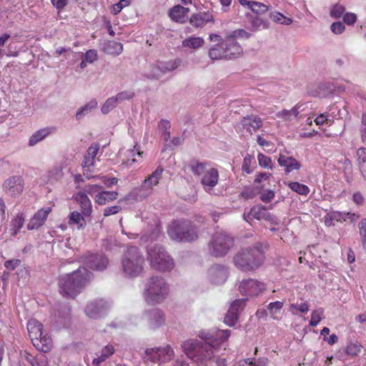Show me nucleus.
I'll use <instances>...</instances> for the list:
<instances>
[{"mask_svg": "<svg viewBox=\"0 0 366 366\" xmlns=\"http://www.w3.org/2000/svg\"><path fill=\"white\" fill-rule=\"evenodd\" d=\"M5 192L12 196L16 197L20 195L24 189V182L20 176H13L8 178L3 184Z\"/></svg>", "mask_w": 366, "mask_h": 366, "instance_id": "obj_12", "label": "nucleus"}, {"mask_svg": "<svg viewBox=\"0 0 366 366\" xmlns=\"http://www.w3.org/2000/svg\"><path fill=\"white\" fill-rule=\"evenodd\" d=\"M144 257L139 248L129 247L125 251L122 259L124 274L129 277L139 275L143 271Z\"/></svg>", "mask_w": 366, "mask_h": 366, "instance_id": "obj_5", "label": "nucleus"}, {"mask_svg": "<svg viewBox=\"0 0 366 366\" xmlns=\"http://www.w3.org/2000/svg\"><path fill=\"white\" fill-rule=\"evenodd\" d=\"M117 104L118 102H117L114 97L109 98L102 107V112L103 114L109 113L112 109H113L117 106Z\"/></svg>", "mask_w": 366, "mask_h": 366, "instance_id": "obj_54", "label": "nucleus"}, {"mask_svg": "<svg viewBox=\"0 0 366 366\" xmlns=\"http://www.w3.org/2000/svg\"><path fill=\"white\" fill-rule=\"evenodd\" d=\"M109 305L102 299L89 302L85 307L86 315L91 319H98L106 314Z\"/></svg>", "mask_w": 366, "mask_h": 366, "instance_id": "obj_10", "label": "nucleus"}, {"mask_svg": "<svg viewBox=\"0 0 366 366\" xmlns=\"http://www.w3.org/2000/svg\"><path fill=\"white\" fill-rule=\"evenodd\" d=\"M342 17L344 22L348 25L354 24L357 20V16L354 13H346Z\"/></svg>", "mask_w": 366, "mask_h": 366, "instance_id": "obj_63", "label": "nucleus"}, {"mask_svg": "<svg viewBox=\"0 0 366 366\" xmlns=\"http://www.w3.org/2000/svg\"><path fill=\"white\" fill-rule=\"evenodd\" d=\"M213 21L212 16L207 13H198L192 15L189 23L194 27H203L207 22Z\"/></svg>", "mask_w": 366, "mask_h": 366, "instance_id": "obj_28", "label": "nucleus"}, {"mask_svg": "<svg viewBox=\"0 0 366 366\" xmlns=\"http://www.w3.org/2000/svg\"><path fill=\"white\" fill-rule=\"evenodd\" d=\"M345 11V8L342 5L336 4L332 6L330 11V16L335 19H340L342 16Z\"/></svg>", "mask_w": 366, "mask_h": 366, "instance_id": "obj_55", "label": "nucleus"}, {"mask_svg": "<svg viewBox=\"0 0 366 366\" xmlns=\"http://www.w3.org/2000/svg\"><path fill=\"white\" fill-rule=\"evenodd\" d=\"M181 61L179 59H174L167 62H162L159 64L161 67H162L164 73H167L168 71H172L180 65Z\"/></svg>", "mask_w": 366, "mask_h": 366, "instance_id": "obj_50", "label": "nucleus"}, {"mask_svg": "<svg viewBox=\"0 0 366 366\" xmlns=\"http://www.w3.org/2000/svg\"><path fill=\"white\" fill-rule=\"evenodd\" d=\"M251 23L254 29H259L261 28H262V29L267 28V22L258 17H255V18L252 19Z\"/></svg>", "mask_w": 366, "mask_h": 366, "instance_id": "obj_59", "label": "nucleus"}, {"mask_svg": "<svg viewBox=\"0 0 366 366\" xmlns=\"http://www.w3.org/2000/svg\"><path fill=\"white\" fill-rule=\"evenodd\" d=\"M92 274L84 267L61 277L59 280L60 292L69 297H74L90 282Z\"/></svg>", "mask_w": 366, "mask_h": 366, "instance_id": "obj_1", "label": "nucleus"}, {"mask_svg": "<svg viewBox=\"0 0 366 366\" xmlns=\"http://www.w3.org/2000/svg\"><path fill=\"white\" fill-rule=\"evenodd\" d=\"M122 210V207L120 205H114L112 207H109L104 209V215L105 217H108L112 214H117L119 212Z\"/></svg>", "mask_w": 366, "mask_h": 366, "instance_id": "obj_62", "label": "nucleus"}, {"mask_svg": "<svg viewBox=\"0 0 366 366\" xmlns=\"http://www.w3.org/2000/svg\"><path fill=\"white\" fill-rule=\"evenodd\" d=\"M219 179V174L216 169L210 168L202 176L201 183L207 192L217 185Z\"/></svg>", "mask_w": 366, "mask_h": 366, "instance_id": "obj_19", "label": "nucleus"}, {"mask_svg": "<svg viewBox=\"0 0 366 366\" xmlns=\"http://www.w3.org/2000/svg\"><path fill=\"white\" fill-rule=\"evenodd\" d=\"M233 246V239L222 232L215 233L208 244L209 253L215 257H224Z\"/></svg>", "mask_w": 366, "mask_h": 366, "instance_id": "obj_8", "label": "nucleus"}, {"mask_svg": "<svg viewBox=\"0 0 366 366\" xmlns=\"http://www.w3.org/2000/svg\"><path fill=\"white\" fill-rule=\"evenodd\" d=\"M144 315L151 328H157L164 323V315L158 309H152L144 312Z\"/></svg>", "mask_w": 366, "mask_h": 366, "instance_id": "obj_18", "label": "nucleus"}, {"mask_svg": "<svg viewBox=\"0 0 366 366\" xmlns=\"http://www.w3.org/2000/svg\"><path fill=\"white\" fill-rule=\"evenodd\" d=\"M360 236L363 248L366 249V219H362L358 223Z\"/></svg>", "mask_w": 366, "mask_h": 366, "instance_id": "obj_53", "label": "nucleus"}, {"mask_svg": "<svg viewBox=\"0 0 366 366\" xmlns=\"http://www.w3.org/2000/svg\"><path fill=\"white\" fill-rule=\"evenodd\" d=\"M360 134L362 142L366 144V114L362 115Z\"/></svg>", "mask_w": 366, "mask_h": 366, "instance_id": "obj_60", "label": "nucleus"}, {"mask_svg": "<svg viewBox=\"0 0 366 366\" xmlns=\"http://www.w3.org/2000/svg\"><path fill=\"white\" fill-rule=\"evenodd\" d=\"M209 56L213 60L226 59L225 51L223 48L222 42L209 49Z\"/></svg>", "mask_w": 366, "mask_h": 366, "instance_id": "obj_36", "label": "nucleus"}, {"mask_svg": "<svg viewBox=\"0 0 366 366\" xmlns=\"http://www.w3.org/2000/svg\"><path fill=\"white\" fill-rule=\"evenodd\" d=\"M284 302L281 301H277L270 302L267 308L269 311V313L272 319H277V313L279 312L283 307Z\"/></svg>", "mask_w": 366, "mask_h": 366, "instance_id": "obj_44", "label": "nucleus"}, {"mask_svg": "<svg viewBox=\"0 0 366 366\" xmlns=\"http://www.w3.org/2000/svg\"><path fill=\"white\" fill-rule=\"evenodd\" d=\"M289 187L292 191L298 193L299 194L306 195L310 192V189L307 186L297 182H290L289 184Z\"/></svg>", "mask_w": 366, "mask_h": 366, "instance_id": "obj_47", "label": "nucleus"}, {"mask_svg": "<svg viewBox=\"0 0 366 366\" xmlns=\"http://www.w3.org/2000/svg\"><path fill=\"white\" fill-rule=\"evenodd\" d=\"M117 192L102 191L98 192L95 197V202L99 205H104L108 202L117 199Z\"/></svg>", "mask_w": 366, "mask_h": 366, "instance_id": "obj_29", "label": "nucleus"}, {"mask_svg": "<svg viewBox=\"0 0 366 366\" xmlns=\"http://www.w3.org/2000/svg\"><path fill=\"white\" fill-rule=\"evenodd\" d=\"M51 132L49 128H44L36 132L29 139V144L30 146H34L37 144L39 142L42 140L46 136H48Z\"/></svg>", "mask_w": 366, "mask_h": 366, "instance_id": "obj_37", "label": "nucleus"}, {"mask_svg": "<svg viewBox=\"0 0 366 366\" xmlns=\"http://www.w3.org/2000/svg\"><path fill=\"white\" fill-rule=\"evenodd\" d=\"M24 223V218L21 214H18L14 219L12 221V233L11 234L13 236L16 235V234L19 232L20 229L22 228Z\"/></svg>", "mask_w": 366, "mask_h": 366, "instance_id": "obj_48", "label": "nucleus"}, {"mask_svg": "<svg viewBox=\"0 0 366 366\" xmlns=\"http://www.w3.org/2000/svg\"><path fill=\"white\" fill-rule=\"evenodd\" d=\"M299 114V107H294L290 110L284 109L281 112H279L276 114V117L283 119L284 121H290L292 119V117H297Z\"/></svg>", "mask_w": 366, "mask_h": 366, "instance_id": "obj_38", "label": "nucleus"}, {"mask_svg": "<svg viewBox=\"0 0 366 366\" xmlns=\"http://www.w3.org/2000/svg\"><path fill=\"white\" fill-rule=\"evenodd\" d=\"M357 163L359 168L366 167V150L361 147L357 150Z\"/></svg>", "mask_w": 366, "mask_h": 366, "instance_id": "obj_57", "label": "nucleus"}, {"mask_svg": "<svg viewBox=\"0 0 366 366\" xmlns=\"http://www.w3.org/2000/svg\"><path fill=\"white\" fill-rule=\"evenodd\" d=\"M362 348V346L357 342H350L346 345L345 352L347 355L354 357L361 352Z\"/></svg>", "mask_w": 366, "mask_h": 366, "instance_id": "obj_39", "label": "nucleus"}, {"mask_svg": "<svg viewBox=\"0 0 366 366\" xmlns=\"http://www.w3.org/2000/svg\"><path fill=\"white\" fill-rule=\"evenodd\" d=\"M265 289L266 287L263 282L252 279L243 280L239 286V290L242 294L249 296L258 295Z\"/></svg>", "mask_w": 366, "mask_h": 366, "instance_id": "obj_11", "label": "nucleus"}, {"mask_svg": "<svg viewBox=\"0 0 366 366\" xmlns=\"http://www.w3.org/2000/svg\"><path fill=\"white\" fill-rule=\"evenodd\" d=\"M158 347L147 349L144 352V358L152 362L158 363Z\"/></svg>", "mask_w": 366, "mask_h": 366, "instance_id": "obj_52", "label": "nucleus"}, {"mask_svg": "<svg viewBox=\"0 0 366 366\" xmlns=\"http://www.w3.org/2000/svg\"><path fill=\"white\" fill-rule=\"evenodd\" d=\"M163 169L157 168L147 179H144L141 185L140 190L145 191L148 194H151L153 187L159 184V180L162 177Z\"/></svg>", "mask_w": 366, "mask_h": 366, "instance_id": "obj_16", "label": "nucleus"}, {"mask_svg": "<svg viewBox=\"0 0 366 366\" xmlns=\"http://www.w3.org/2000/svg\"><path fill=\"white\" fill-rule=\"evenodd\" d=\"M164 74L162 67L160 64L151 66L149 71L146 74V76L149 79H158Z\"/></svg>", "mask_w": 366, "mask_h": 366, "instance_id": "obj_40", "label": "nucleus"}, {"mask_svg": "<svg viewBox=\"0 0 366 366\" xmlns=\"http://www.w3.org/2000/svg\"><path fill=\"white\" fill-rule=\"evenodd\" d=\"M345 29V25L340 21L335 22L331 25L332 31L336 34H341Z\"/></svg>", "mask_w": 366, "mask_h": 366, "instance_id": "obj_64", "label": "nucleus"}, {"mask_svg": "<svg viewBox=\"0 0 366 366\" xmlns=\"http://www.w3.org/2000/svg\"><path fill=\"white\" fill-rule=\"evenodd\" d=\"M242 125L249 133L255 132L262 126V121L259 117L256 116H249L244 117L242 120Z\"/></svg>", "mask_w": 366, "mask_h": 366, "instance_id": "obj_26", "label": "nucleus"}, {"mask_svg": "<svg viewBox=\"0 0 366 366\" xmlns=\"http://www.w3.org/2000/svg\"><path fill=\"white\" fill-rule=\"evenodd\" d=\"M99 144L97 143L92 144L87 149V152L84 156L82 167L85 171L90 172V167L94 166V159L99 149Z\"/></svg>", "mask_w": 366, "mask_h": 366, "instance_id": "obj_23", "label": "nucleus"}, {"mask_svg": "<svg viewBox=\"0 0 366 366\" xmlns=\"http://www.w3.org/2000/svg\"><path fill=\"white\" fill-rule=\"evenodd\" d=\"M259 164L264 168H272V159L270 157L259 153L257 156Z\"/></svg>", "mask_w": 366, "mask_h": 366, "instance_id": "obj_58", "label": "nucleus"}, {"mask_svg": "<svg viewBox=\"0 0 366 366\" xmlns=\"http://www.w3.org/2000/svg\"><path fill=\"white\" fill-rule=\"evenodd\" d=\"M147 255L151 267L157 271L169 272L174 267V259L160 244H149Z\"/></svg>", "mask_w": 366, "mask_h": 366, "instance_id": "obj_4", "label": "nucleus"}, {"mask_svg": "<svg viewBox=\"0 0 366 366\" xmlns=\"http://www.w3.org/2000/svg\"><path fill=\"white\" fill-rule=\"evenodd\" d=\"M204 44V40L199 36H190L182 41V45L183 47H188L190 49H198L201 48Z\"/></svg>", "mask_w": 366, "mask_h": 366, "instance_id": "obj_35", "label": "nucleus"}, {"mask_svg": "<svg viewBox=\"0 0 366 366\" xmlns=\"http://www.w3.org/2000/svg\"><path fill=\"white\" fill-rule=\"evenodd\" d=\"M27 328L34 346L39 351L49 352L52 347V340L43 331V325L36 319H31Z\"/></svg>", "mask_w": 366, "mask_h": 366, "instance_id": "obj_6", "label": "nucleus"}, {"mask_svg": "<svg viewBox=\"0 0 366 366\" xmlns=\"http://www.w3.org/2000/svg\"><path fill=\"white\" fill-rule=\"evenodd\" d=\"M189 9L181 5H176L169 10V16L174 21L184 23Z\"/></svg>", "mask_w": 366, "mask_h": 366, "instance_id": "obj_24", "label": "nucleus"}, {"mask_svg": "<svg viewBox=\"0 0 366 366\" xmlns=\"http://www.w3.org/2000/svg\"><path fill=\"white\" fill-rule=\"evenodd\" d=\"M264 259V248L262 243L257 242L252 247L242 249L233 258L237 268L243 272H250L258 269Z\"/></svg>", "mask_w": 366, "mask_h": 366, "instance_id": "obj_2", "label": "nucleus"}, {"mask_svg": "<svg viewBox=\"0 0 366 366\" xmlns=\"http://www.w3.org/2000/svg\"><path fill=\"white\" fill-rule=\"evenodd\" d=\"M239 36L249 38V34L243 29L235 30L227 35L225 39L222 41L225 51L226 59L237 58L242 54V49L235 39Z\"/></svg>", "mask_w": 366, "mask_h": 366, "instance_id": "obj_9", "label": "nucleus"}, {"mask_svg": "<svg viewBox=\"0 0 366 366\" xmlns=\"http://www.w3.org/2000/svg\"><path fill=\"white\" fill-rule=\"evenodd\" d=\"M213 353V347L209 343L204 342L202 347L197 351V357H195L193 361L207 365V361L212 359Z\"/></svg>", "mask_w": 366, "mask_h": 366, "instance_id": "obj_22", "label": "nucleus"}, {"mask_svg": "<svg viewBox=\"0 0 366 366\" xmlns=\"http://www.w3.org/2000/svg\"><path fill=\"white\" fill-rule=\"evenodd\" d=\"M167 233L171 239L177 241L189 242L198 237L197 229L186 220L173 221L168 227Z\"/></svg>", "mask_w": 366, "mask_h": 366, "instance_id": "obj_7", "label": "nucleus"}, {"mask_svg": "<svg viewBox=\"0 0 366 366\" xmlns=\"http://www.w3.org/2000/svg\"><path fill=\"white\" fill-rule=\"evenodd\" d=\"M97 107V102L96 100H92L86 105L79 109L76 114V117L77 119H80L85 114L89 113L93 109Z\"/></svg>", "mask_w": 366, "mask_h": 366, "instance_id": "obj_41", "label": "nucleus"}, {"mask_svg": "<svg viewBox=\"0 0 366 366\" xmlns=\"http://www.w3.org/2000/svg\"><path fill=\"white\" fill-rule=\"evenodd\" d=\"M244 219L248 221V219L252 217L258 220L264 219L267 220H271L272 216L268 213L264 208L261 207H253L250 209V212L246 217L244 215Z\"/></svg>", "mask_w": 366, "mask_h": 366, "instance_id": "obj_31", "label": "nucleus"}, {"mask_svg": "<svg viewBox=\"0 0 366 366\" xmlns=\"http://www.w3.org/2000/svg\"><path fill=\"white\" fill-rule=\"evenodd\" d=\"M270 19L275 23H279L284 25H290L292 23V19L286 17L282 14L279 12L271 13Z\"/></svg>", "mask_w": 366, "mask_h": 366, "instance_id": "obj_42", "label": "nucleus"}, {"mask_svg": "<svg viewBox=\"0 0 366 366\" xmlns=\"http://www.w3.org/2000/svg\"><path fill=\"white\" fill-rule=\"evenodd\" d=\"M85 217L81 212H72L69 217V224H76L79 229H82L86 226Z\"/></svg>", "mask_w": 366, "mask_h": 366, "instance_id": "obj_33", "label": "nucleus"}, {"mask_svg": "<svg viewBox=\"0 0 366 366\" xmlns=\"http://www.w3.org/2000/svg\"><path fill=\"white\" fill-rule=\"evenodd\" d=\"M169 286L165 279L154 275L147 279L143 292L145 302L152 305L162 302L168 296Z\"/></svg>", "mask_w": 366, "mask_h": 366, "instance_id": "obj_3", "label": "nucleus"}, {"mask_svg": "<svg viewBox=\"0 0 366 366\" xmlns=\"http://www.w3.org/2000/svg\"><path fill=\"white\" fill-rule=\"evenodd\" d=\"M158 363L162 364L169 361L174 356V350L169 346L167 345L164 347H158Z\"/></svg>", "mask_w": 366, "mask_h": 366, "instance_id": "obj_34", "label": "nucleus"}, {"mask_svg": "<svg viewBox=\"0 0 366 366\" xmlns=\"http://www.w3.org/2000/svg\"><path fill=\"white\" fill-rule=\"evenodd\" d=\"M114 352V348L111 345H107L102 348L101 355H97L92 361V366H101V364L105 362Z\"/></svg>", "mask_w": 366, "mask_h": 366, "instance_id": "obj_30", "label": "nucleus"}, {"mask_svg": "<svg viewBox=\"0 0 366 366\" xmlns=\"http://www.w3.org/2000/svg\"><path fill=\"white\" fill-rule=\"evenodd\" d=\"M109 52L112 54L118 55L123 51L122 44L117 41H110L108 44Z\"/></svg>", "mask_w": 366, "mask_h": 366, "instance_id": "obj_56", "label": "nucleus"}, {"mask_svg": "<svg viewBox=\"0 0 366 366\" xmlns=\"http://www.w3.org/2000/svg\"><path fill=\"white\" fill-rule=\"evenodd\" d=\"M76 201L79 203L81 213L84 217H90L92 213V204L85 192H79L75 196Z\"/></svg>", "mask_w": 366, "mask_h": 366, "instance_id": "obj_21", "label": "nucleus"}, {"mask_svg": "<svg viewBox=\"0 0 366 366\" xmlns=\"http://www.w3.org/2000/svg\"><path fill=\"white\" fill-rule=\"evenodd\" d=\"M84 262L92 269L103 270L107 268L109 261L104 255L89 254L84 258Z\"/></svg>", "mask_w": 366, "mask_h": 366, "instance_id": "obj_15", "label": "nucleus"}, {"mask_svg": "<svg viewBox=\"0 0 366 366\" xmlns=\"http://www.w3.org/2000/svg\"><path fill=\"white\" fill-rule=\"evenodd\" d=\"M51 210L52 208L51 207H44L38 210L27 224L28 229H37L41 227Z\"/></svg>", "mask_w": 366, "mask_h": 366, "instance_id": "obj_14", "label": "nucleus"}, {"mask_svg": "<svg viewBox=\"0 0 366 366\" xmlns=\"http://www.w3.org/2000/svg\"><path fill=\"white\" fill-rule=\"evenodd\" d=\"M329 117L343 119L347 117L348 112L346 106L342 100L335 102L329 108Z\"/></svg>", "mask_w": 366, "mask_h": 366, "instance_id": "obj_25", "label": "nucleus"}, {"mask_svg": "<svg viewBox=\"0 0 366 366\" xmlns=\"http://www.w3.org/2000/svg\"><path fill=\"white\" fill-rule=\"evenodd\" d=\"M208 275L212 283L222 284L228 277V269L225 266L214 264L209 269Z\"/></svg>", "mask_w": 366, "mask_h": 366, "instance_id": "obj_13", "label": "nucleus"}, {"mask_svg": "<svg viewBox=\"0 0 366 366\" xmlns=\"http://www.w3.org/2000/svg\"><path fill=\"white\" fill-rule=\"evenodd\" d=\"M244 302L243 300H237L231 305L224 317V322L229 326H234L238 320L239 310Z\"/></svg>", "mask_w": 366, "mask_h": 366, "instance_id": "obj_17", "label": "nucleus"}, {"mask_svg": "<svg viewBox=\"0 0 366 366\" xmlns=\"http://www.w3.org/2000/svg\"><path fill=\"white\" fill-rule=\"evenodd\" d=\"M323 312L324 311L322 308L314 310L311 315L310 325L312 327L317 326L323 317Z\"/></svg>", "mask_w": 366, "mask_h": 366, "instance_id": "obj_51", "label": "nucleus"}, {"mask_svg": "<svg viewBox=\"0 0 366 366\" xmlns=\"http://www.w3.org/2000/svg\"><path fill=\"white\" fill-rule=\"evenodd\" d=\"M250 8L254 13L261 15L268 11V6L256 1H251Z\"/></svg>", "mask_w": 366, "mask_h": 366, "instance_id": "obj_46", "label": "nucleus"}, {"mask_svg": "<svg viewBox=\"0 0 366 366\" xmlns=\"http://www.w3.org/2000/svg\"><path fill=\"white\" fill-rule=\"evenodd\" d=\"M134 97V94L132 92H122L118 93L115 97V99L119 103V102H122L125 99H132Z\"/></svg>", "mask_w": 366, "mask_h": 366, "instance_id": "obj_61", "label": "nucleus"}, {"mask_svg": "<svg viewBox=\"0 0 366 366\" xmlns=\"http://www.w3.org/2000/svg\"><path fill=\"white\" fill-rule=\"evenodd\" d=\"M290 311L293 315H296L295 311H298L301 313H307L309 311V305L307 301L301 303H292L290 305Z\"/></svg>", "mask_w": 366, "mask_h": 366, "instance_id": "obj_45", "label": "nucleus"}, {"mask_svg": "<svg viewBox=\"0 0 366 366\" xmlns=\"http://www.w3.org/2000/svg\"><path fill=\"white\" fill-rule=\"evenodd\" d=\"M158 128L160 132L164 136V141H167L170 137V132L169 129L170 128V123L168 120L162 119L159 122Z\"/></svg>", "mask_w": 366, "mask_h": 366, "instance_id": "obj_49", "label": "nucleus"}, {"mask_svg": "<svg viewBox=\"0 0 366 366\" xmlns=\"http://www.w3.org/2000/svg\"><path fill=\"white\" fill-rule=\"evenodd\" d=\"M122 153L124 157V159L122 160V164L127 167H130L133 163L138 162L135 158L136 155L142 157V154H143V152L140 151H137L136 153L134 149L122 150Z\"/></svg>", "mask_w": 366, "mask_h": 366, "instance_id": "obj_32", "label": "nucleus"}, {"mask_svg": "<svg viewBox=\"0 0 366 366\" xmlns=\"http://www.w3.org/2000/svg\"><path fill=\"white\" fill-rule=\"evenodd\" d=\"M203 344L204 342L197 340H188L182 344V347L187 356L193 360Z\"/></svg>", "mask_w": 366, "mask_h": 366, "instance_id": "obj_20", "label": "nucleus"}, {"mask_svg": "<svg viewBox=\"0 0 366 366\" xmlns=\"http://www.w3.org/2000/svg\"><path fill=\"white\" fill-rule=\"evenodd\" d=\"M192 172L197 176L204 175L207 172L205 164L197 161H192L189 165Z\"/></svg>", "mask_w": 366, "mask_h": 366, "instance_id": "obj_43", "label": "nucleus"}, {"mask_svg": "<svg viewBox=\"0 0 366 366\" xmlns=\"http://www.w3.org/2000/svg\"><path fill=\"white\" fill-rule=\"evenodd\" d=\"M278 163L280 165L285 167L287 172H290L295 169H299L301 164L292 157H288L284 154H280L278 158Z\"/></svg>", "mask_w": 366, "mask_h": 366, "instance_id": "obj_27", "label": "nucleus"}]
</instances>
